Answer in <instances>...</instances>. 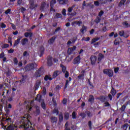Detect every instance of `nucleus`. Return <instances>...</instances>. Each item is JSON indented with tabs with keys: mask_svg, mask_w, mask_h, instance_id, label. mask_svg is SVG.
<instances>
[{
	"mask_svg": "<svg viewBox=\"0 0 130 130\" xmlns=\"http://www.w3.org/2000/svg\"><path fill=\"white\" fill-rule=\"evenodd\" d=\"M28 117L30 116V115H27ZM22 124L20 125L21 127H23L24 128V130H30V125H29L30 123H31V122H30V120H29L28 118L24 117V120Z\"/></svg>",
	"mask_w": 130,
	"mask_h": 130,
	"instance_id": "nucleus-1",
	"label": "nucleus"
},
{
	"mask_svg": "<svg viewBox=\"0 0 130 130\" xmlns=\"http://www.w3.org/2000/svg\"><path fill=\"white\" fill-rule=\"evenodd\" d=\"M43 74H44L43 67H41L35 73L34 77L37 79V78H40Z\"/></svg>",
	"mask_w": 130,
	"mask_h": 130,
	"instance_id": "nucleus-2",
	"label": "nucleus"
},
{
	"mask_svg": "<svg viewBox=\"0 0 130 130\" xmlns=\"http://www.w3.org/2000/svg\"><path fill=\"white\" fill-rule=\"evenodd\" d=\"M116 93H117V91H116V90H115L114 88L112 87L110 91V94H109L108 95V97L110 101H112V96L114 97L115 95H116Z\"/></svg>",
	"mask_w": 130,
	"mask_h": 130,
	"instance_id": "nucleus-3",
	"label": "nucleus"
},
{
	"mask_svg": "<svg viewBox=\"0 0 130 130\" xmlns=\"http://www.w3.org/2000/svg\"><path fill=\"white\" fill-rule=\"evenodd\" d=\"M103 73L109 77H113V70L109 69H106L103 70Z\"/></svg>",
	"mask_w": 130,
	"mask_h": 130,
	"instance_id": "nucleus-4",
	"label": "nucleus"
},
{
	"mask_svg": "<svg viewBox=\"0 0 130 130\" xmlns=\"http://www.w3.org/2000/svg\"><path fill=\"white\" fill-rule=\"evenodd\" d=\"M37 67V64L36 63H31L27 64L25 67V70L26 71H32V70H35V68Z\"/></svg>",
	"mask_w": 130,
	"mask_h": 130,
	"instance_id": "nucleus-5",
	"label": "nucleus"
},
{
	"mask_svg": "<svg viewBox=\"0 0 130 130\" xmlns=\"http://www.w3.org/2000/svg\"><path fill=\"white\" fill-rule=\"evenodd\" d=\"M90 60L91 61V64L92 66H95L96 61H97V57L92 55L90 57Z\"/></svg>",
	"mask_w": 130,
	"mask_h": 130,
	"instance_id": "nucleus-6",
	"label": "nucleus"
},
{
	"mask_svg": "<svg viewBox=\"0 0 130 130\" xmlns=\"http://www.w3.org/2000/svg\"><path fill=\"white\" fill-rule=\"evenodd\" d=\"M73 63L74 64H80L81 63V56L78 55L75 57L73 60Z\"/></svg>",
	"mask_w": 130,
	"mask_h": 130,
	"instance_id": "nucleus-7",
	"label": "nucleus"
},
{
	"mask_svg": "<svg viewBox=\"0 0 130 130\" xmlns=\"http://www.w3.org/2000/svg\"><path fill=\"white\" fill-rule=\"evenodd\" d=\"M7 118H3V120L5 121V123H7L8 125L13 123V120H12V118L6 117Z\"/></svg>",
	"mask_w": 130,
	"mask_h": 130,
	"instance_id": "nucleus-8",
	"label": "nucleus"
},
{
	"mask_svg": "<svg viewBox=\"0 0 130 130\" xmlns=\"http://www.w3.org/2000/svg\"><path fill=\"white\" fill-rule=\"evenodd\" d=\"M50 120L52 125L57 123V117L55 116H51Z\"/></svg>",
	"mask_w": 130,
	"mask_h": 130,
	"instance_id": "nucleus-9",
	"label": "nucleus"
},
{
	"mask_svg": "<svg viewBox=\"0 0 130 130\" xmlns=\"http://www.w3.org/2000/svg\"><path fill=\"white\" fill-rule=\"evenodd\" d=\"M47 63L48 67H51L52 64H53V62H52V57H48Z\"/></svg>",
	"mask_w": 130,
	"mask_h": 130,
	"instance_id": "nucleus-10",
	"label": "nucleus"
},
{
	"mask_svg": "<svg viewBox=\"0 0 130 130\" xmlns=\"http://www.w3.org/2000/svg\"><path fill=\"white\" fill-rule=\"evenodd\" d=\"M60 74H61V71L56 70L53 72L52 77L53 78V79H55V78H56L57 76H59Z\"/></svg>",
	"mask_w": 130,
	"mask_h": 130,
	"instance_id": "nucleus-11",
	"label": "nucleus"
},
{
	"mask_svg": "<svg viewBox=\"0 0 130 130\" xmlns=\"http://www.w3.org/2000/svg\"><path fill=\"white\" fill-rule=\"evenodd\" d=\"M56 39V36H53L48 41V43H49V44H53Z\"/></svg>",
	"mask_w": 130,
	"mask_h": 130,
	"instance_id": "nucleus-12",
	"label": "nucleus"
},
{
	"mask_svg": "<svg viewBox=\"0 0 130 130\" xmlns=\"http://www.w3.org/2000/svg\"><path fill=\"white\" fill-rule=\"evenodd\" d=\"M94 101H95V98H94V95L92 94L89 95L88 102H90V103L92 105L94 103Z\"/></svg>",
	"mask_w": 130,
	"mask_h": 130,
	"instance_id": "nucleus-13",
	"label": "nucleus"
},
{
	"mask_svg": "<svg viewBox=\"0 0 130 130\" xmlns=\"http://www.w3.org/2000/svg\"><path fill=\"white\" fill-rule=\"evenodd\" d=\"M76 48H77V47L74 46L72 48L68 49V54L69 55L72 54V53H73V51H75V50H76Z\"/></svg>",
	"mask_w": 130,
	"mask_h": 130,
	"instance_id": "nucleus-14",
	"label": "nucleus"
},
{
	"mask_svg": "<svg viewBox=\"0 0 130 130\" xmlns=\"http://www.w3.org/2000/svg\"><path fill=\"white\" fill-rule=\"evenodd\" d=\"M106 98H107L106 95H101L100 98H98V99H99V100L101 101L102 103H104L106 101Z\"/></svg>",
	"mask_w": 130,
	"mask_h": 130,
	"instance_id": "nucleus-15",
	"label": "nucleus"
},
{
	"mask_svg": "<svg viewBox=\"0 0 130 130\" xmlns=\"http://www.w3.org/2000/svg\"><path fill=\"white\" fill-rule=\"evenodd\" d=\"M0 58L3 59L4 62H7V57L5 56V53L4 52L0 54Z\"/></svg>",
	"mask_w": 130,
	"mask_h": 130,
	"instance_id": "nucleus-16",
	"label": "nucleus"
},
{
	"mask_svg": "<svg viewBox=\"0 0 130 130\" xmlns=\"http://www.w3.org/2000/svg\"><path fill=\"white\" fill-rule=\"evenodd\" d=\"M41 85V81H37L34 86V89L35 91H37L38 90V88H39V86Z\"/></svg>",
	"mask_w": 130,
	"mask_h": 130,
	"instance_id": "nucleus-17",
	"label": "nucleus"
},
{
	"mask_svg": "<svg viewBox=\"0 0 130 130\" xmlns=\"http://www.w3.org/2000/svg\"><path fill=\"white\" fill-rule=\"evenodd\" d=\"M15 127H16L14 126V125L10 124L7 127L5 126L4 130H15Z\"/></svg>",
	"mask_w": 130,
	"mask_h": 130,
	"instance_id": "nucleus-18",
	"label": "nucleus"
},
{
	"mask_svg": "<svg viewBox=\"0 0 130 130\" xmlns=\"http://www.w3.org/2000/svg\"><path fill=\"white\" fill-rule=\"evenodd\" d=\"M24 36L26 38L29 37V38L30 39V40H31L32 39V36H33V33L32 32H25L24 33Z\"/></svg>",
	"mask_w": 130,
	"mask_h": 130,
	"instance_id": "nucleus-19",
	"label": "nucleus"
},
{
	"mask_svg": "<svg viewBox=\"0 0 130 130\" xmlns=\"http://www.w3.org/2000/svg\"><path fill=\"white\" fill-rule=\"evenodd\" d=\"M45 6H46V3L42 2L41 4V7L40 8V11L42 12H44V9H45Z\"/></svg>",
	"mask_w": 130,
	"mask_h": 130,
	"instance_id": "nucleus-20",
	"label": "nucleus"
},
{
	"mask_svg": "<svg viewBox=\"0 0 130 130\" xmlns=\"http://www.w3.org/2000/svg\"><path fill=\"white\" fill-rule=\"evenodd\" d=\"M44 51H45V48H44V47L43 46L40 47V57H41V56H42V55L44 54Z\"/></svg>",
	"mask_w": 130,
	"mask_h": 130,
	"instance_id": "nucleus-21",
	"label": "nucleus"
},
{
	"mask_svg": "<svg viewBox=\"0 0 130 130\" xmlns=\"http://www.w3.org/2000/svg\"><path fill=\"white\" fill-rule=\"evenodd\" d=\"M118 34L119 36H121V37H124V38H127V37H128V36H125L124 35V31L123 30L119 31Z\"/></svg>",
	"mask_w": 130,
	"mask_h": 130,
	"instance_id": "nucleus-22",
	"label": "nucleus"
},
{
	"mask_svg": "<svg viewBox=\"0 0 130 130\" xmlns=\"http://www.w3.org/2000/svg\"><path fill=\"white\" fill-rule=\"evenodd\" d=\"M28 41V39H27V38L22 39V40L21 41V45L23 46H24V45H26V44H27Z\"/></svg>",
	"mask_w": 130,
	"mask_h": 130,
	"instance_id": "nucleus-23",
	"label": "nucleus"
},
{
	"mask_svg": "<svg viewBox=\"0 0 130 130\" xmlns=\"http://www.w3.org/2000/svg\"><path fill=\"white\" fill-rule=\"evenodd\" d=\"M38 7V5L34 4V2L32 1L30 3V9H31V10H34V9H36V8Z\"/></svg>",
	"mask_w": 130,
	"mask_h": 130,
	"instance_id": "nucleus-24",
	"label": "nucleus"
},
{
	"mask_svg": "<svg viewBox=\"0 0 130 130\" xmlns=\"http://www.w3.org/2000/svg\"><path fill=\"white\" fill-rule=\"evenodd\" d=\"M71 81H72V77H69V80H66L65 85H64V90H66V89L67 88H68V86H69V82H71Z\"/></svg>",
	"mask_w": 130,
	"mask_h": 130,
	"instance_id": "nucleus-25",
	"label": "nucleus"
},
{
	"mask_svg": "<svg viewBox=\"0 0 130 130\" xmlns=\"http://www.w3.org/2000/svg\"><path fill=\"white\" fill-rule=\"evenodd\" d=\"M99 57L98 58V61H101L103 58H104V55L103 54L100 53L98 55Z\"/></svg>",
	"mask_w": 130,
	"mask_h": 130,
	"instance_id": "nucleus-26",
	"label": "nucleus"
},
{
	"mask_svg": "<svg viewBox=\"0 0 130 130\" xmlns=\"http://www.w3.org/2000/svg\"><path fill=\"white\" fill-rule=\"evenodd\" d=\"M80 31L82 34L86 33V32H87V26H85V25L82 26Z\"/></svg>",
	"mask_w": 130,
	"mask_h": 130,
	"instance_id": "nucleus-27",
	"label": "nucleus"
},
{
	"mask_svg": "<svg viewBox=\"0 0 130 130\" xmlns=\"http://www.w3.org/2000/svg\"><path fill=\"white\" fill-rule=\"evenodd\" d=\"M5 123H6V122L4 120V118H3L2 120L0 122V125L4 129H5V126L7 127V125H5Z\"/></svg>",
	"mask_w": 130,
	"mask_h": 130,
	"instance_id": "nucleus-28",
	"label": "nucleus"
},
{
	"mask_svg": "<svg viewBox=\"0 0 130 130\" xmlns=\"http://www.w3.org/2000/svg\"><path fill=\"white\" fill-rule=\"evenodd\" d=\"M58 2L60 5H67L69 4V0H60Z\"/></svg>",
	"mask_w": 130,
	"mask_h": 130,
	"instance_id": "nucleus-29",
	"label": "nucleus"
},
{
	"mask_svg": "<svg viewBox=\"0 0 130 130\" xmlns=\"http://www.w3.org/2000/svg\"><path fill=\"white\" fill-rule=\"evenodd\" d=\"M36 101H38V102H41L43 100H42V95L38 94L37 98H36Z\"/></svg>",
	"mask_w": 130,
	"mask_h": 130,
	"instance_id": "nucleus-30",
	"label": "nucleus"
},
{
	"mask_svg": "<svg viewBox=\"0 0 130 130\" xmlns=\"http://www.w3.org/2000/svg\"><path fill=\"white\" fill-rule=\"evenodd\" d=\"M121 40V39H120V38H116L114 42V44L115 45H119L120 40Z\"/></svg>",
	"mask_w": 130,
	"mask_h": 130,
	"instance_id": "nucleus-31",
	"label": "nucleus"
},
{
	"mask_svg": "<svg viewBox=\"0 0 130 130\" xmlns=\"http://www.w3.org/2000/svg\"><path fill=\"white\" fill-rule=\"evenodd\" d=\"M99 40H100V38L99 37L94 38L92 39L90 43L91 44H93V43H95V42H97V41H98Z\"/></svg>",
	"mask_w": 130,
	"mask_h": 130,
	"instance_id": "nucleus-32",
	"label": "nucleus"
},
{
	"mask_svg": "<svg viewBox=\"0 0 130 130\" xmlns=\"http://www.w3.org/2000/svg\"><path fill=\"white\" fill-rule=\"evenodd\" d=\"M41 106L42 108H43V109H44V110H45V109H46V105H45V103H44V100H43L41 102Z\"/></svg>",
	"mask_w": 130,
	"mask_h": 130,
	"instance_id": "nucleus-33",
	"label": "nucleus"
},
{
	"mask_svg": "<svg viewBox=\"0 0 130 130\" xmlns=\"http://www.w3.org/2000/svg\"><path fill=\"white\" fill-rule=\"evenodd\" d=\"M63 120V116L62 114H59V122L58 124H60V123L62 122V121Z\"/></svg>",
	"mask_w": 130,
	"mask_h": 130,
	"instance_id": "nucleus-34",
	"label": "nucleus"
},
{
	"mask_svg": "<svg viewBox=\"0 0 130 130\" xmlns=\"http://www.w3.org/2000/svg\"><path fill=\"white\" fill-rule=\"evenodd\" d=\"M128 127V124L125 123L121 126V128H122L124 130H126V129H127Z\"/></svg>",
	"mask_w": 130,
	"mask_h": 130,
	"instance_id": "nucleus-35",
	"label": "nucleus"
},
{
	"mask_svg": "<svg viewBox=\"0 0 130 130\" xmlns=\"http://www.w3.org/2000/svg\"><path fill=\"white\" fill-rule=\"evenodd\" d=\"M122 25H123V27L125 28H128L129 27V24L127 23L126 21H125L122 23Z\"/></svg>",
	"mask_w": 130,
	"mask_h": 130,
	"instance_id": "nucleus-36",
	"label": "nucleus"
},
{
	"mask_svg": "<svg viewBox=\"0 0 130 130\" xmlns=\"http://www.w3.org/2000/svg\"><path fill=\"white\" fill-rule=\"evenodd\" d=\"M94 22H96V24H99V23L101 22V17L97 16L94 20Z\"/></svg>",
	"mask_w": 130,
	"mask_h": 130,
	"instance_id": "nucleus-37",
	"label": "nucleus"
},
{
	"mask_svg": "<svg viewBox=\"0 0 130 130\" xmlns=\"http://www.w3.org/2000/svg\"><path fill=\"white\" fill-rule=\"evenodd\" d=\"M36 115H39L40 114V108L39 106L36 107Z\"/></svg>",
	"mask_w": 130,
	"mask_h": 130,
	"instance_id": "nucleus-38",
	"label": "nucleus"
},
{
	"mask_svg": "<svg viewBox=\"0 0 130 130\" xmlns=\"http://www.w3.org/2000/svg\"><path fill=\"white\" fill-rule=\"evenodd\" d=\"M60 68H62V72L64 74L67 72V67H66L62 65V64H60Z\"/></svg>",
	"mask_w": 130,
	"mask_h": 130,
	"instance_id": "nucleus-39",
	"label": "nucleus"
},
{
	"mask_svg": "<svg viewBox=\"0 0 130 130\" xmlns=\"http://www.w3.org/2000/svg\"><path fill=\"white\" fill-rule=\"evenodd\" d=\"M55 4H56V0H51L50 3V7H54Z\"/></svg>",
	"mask_w": 130,
	"mask_h": 130,
	"instance_id": "nucleus-40",
	"label": "nucleus"
},
{
	"mask_svg": "<svg viewBox=\"0 0 130 130\" xmlns=\"http://www.w3.org/2000/svg\"><path fill=\"white\" fill-rule=\"evenodd\" d=\"M20 42H21V41L20 40H18V39L15 41L14 46L17 47L18 46V45L19 44Z\"/></svg>",
	"mask_w": 130,
	"mask_h": 130,
	"instance_id": "nucleus-41",
	"label": "nucleus"
},
{
	"mask_svg": "<svg viewBox=\"0 0 130 130\" xmlns=\"http://www.w3.org/2000/svg\"><path fill=\"white\" fill-rule=\"evenodd\" d=\"M26 79H27V75H22V78L20 82L21 83H25Z\"/></svg>",
	"mask_w": 130,
	"mask_h": 130,
	"instance_id": "nucleus-42",
	"label": "nucleus"
},
{
	"mask_svg": "<svg viewBox=\"0 0 130 130\" xmlns=\"http://www.w3.org/2000/svg\"><path fill=\"white\" fill-rule=\"evenodd\" d=\"M82 72H83V74H81L77 77V78L79 80H82V79H84V76L85 75L84 73H85V71H83Z\"/></svg>",
	"mask_w": 130,
	"mask_h": 130,
	"instance_id": "nucleus-43",
	"label": "nucleus"
},
{
	"mask_svg": "<svg viewBox=\"0 0 130 130\" xmlns=\"http://www.w3.org/2000/svg\"><path fill=\"white\" fill-rule=\"evenodd\" d=\"M53 114H56V115H58L59 113V111H58V109H54L53 110Z\"/></svg>",
	"mask_w": 130,
	"mask_h": 130,
	"instance_id": "nucleus-44",
	"label": "nucleus"
},
{
	"mask_svg": "<svg viewBox=\"0 0 130 130\" xmlns=\"http://www.w3.org/2000/svg\"><path fill=\"white\" fill-rule=\"evenodd\" d=\"M2 28V29H5V28H7V25L3 22L0 23V29Z\"/></svg>",
	"mask_w": 130,
	"mask_h": 130,
	"instance_id": "nucleus-45",
	"label": "nucleus"
},
{
	"mask_svg": "<svg viewBox=\"0 0 130 130\" xmlns=\"http://www.w3.org/2000/svg\"><path fill=\"white\" fill-rule=\"evenodd\" d=\"M64 117L65 119L68 120V119H69V118H70V114L68 112L65 113Z\"/></svg>",
	"mask_w": 130,
	"mask_h": 130,
	"instance_id": "nucleus-46",
	"label": "nucleus"
},
{
	"mask_svg": "<svg viewBox=\"0 0 130 130\" xmlns=\"http://www.w3.org/2000/svg\"><path fill=\"white\" fill-rule=\"evenodd\" d=\"M55 18L56 19H59L60 18H62V15H61V14L60 13H56L55 14Z\"/></svg>",
	"mask_w": 130,
	"mask_h": 130,
	"instance_id": "nucleus-47",
	"label": "nucleus"
},
{
	"mask_svg": "<svg viewBox=\"0 0 130 130\" xmlns=\"http://www.w3.org/2000/svg\"><path fill=\"white\" fill-rule=\"evenodd\" d=\"M6 111V114H5V116H6V117H9V116L8 115H9V113H10V109L8 108H6V109L5 110Z\"/></svg>",
	"mask_w": 130,
	"mask_h": 130,
	"instance_id": "nucleus-48",
	"label": "nucleus"
},
{
	"mask_svg": "<svg viewBox=\"0 0 130 130\" xmlns=\"http://www.w3.org/2000/svg\"><path fill=\"white\" fill-rule=\"evenodd\" d=\"M8 47H10V45L8 44H4L2 46V48L3 49H5V48H8Z\"/></svg>",
	"mask_w": 130,
	"mask_h": 130,
	"instance_id": "nucleus-49",
	"label": "nucleus"
},
{
	"mask_svg": "<svg viewBox=\"0 0 130 130\" xmlns=\"http://www.w3.org/2000/svg\"><path fill=\"white\" fill-rule=\"evenodd\" d=\"M79 115H80V116H81V117L83 119H84V118H85V117H86V116H87V115L85 113H81L79 114Z\"/></svg>",
	"mask_w": 130,
	"mask_h": 130,
	"instance_id": "nucleus-50",
	"label": "nucleus"
},
{
	"mask_svg": "<svg viewBox=\"0 0 130 130\" xmlns=\"http://www.w3.org/2000/svg\"><path fill=\"white\" fill-rule=\"evenodd\" d=\"M85 113H86L88 117H91L92 116V115L91 114V112H90V111H86Z\"/></svg>",
	"mask_w": 130,
	"mask_h": 130,
	"instance_id": "nucleus-51",
	"label": "nucleus"
},
{
	"mask_svg": "<svg viewBox=\"0 0 130 130\" xmlns=\"http://www.w3.org/2000/svg\"><path fill=\"white\" fill-rule=\"evenodd\" d=\"M72 118L73 119H76L77 118V115L75 111L72 113Z\"/></svg>",
	"mask_w": 130,
	"mask_h": 130,
	"instance_id": "nucleus-52",
	"label": "nucleus"
},
{
	"mask_svg": "<svg viewBox=\"0 0 130 130\" xmlns=\"http://www.w3.org/2000/svg\"><path fill=\"white\" fill-rule=\"evenodd\" d=\"M29 54L28 53L27 51H25L23 52V56L27 57V56H29Z\"/></svg>",
	"mask_w": 130,
	"mask_h": 130,
	"instance_id": "nucleus-53",
	"label": "nucleus"
},
{
	"mask_svg": "<svg viewBox=\"0 0 130 130\" xmlns=\"http://www.w3.org/2000/svg\"><path fill=\"white\" fill-rule=\"evenodd\" d=\"M99 3L102 4V5H105V4H107V1H105V0H98Z\"/></svg>",
	"mask_w": 130,
	"mask_h": 130,
	"instance_id": "nucleus-54",
	"label": "nucleus"
},
{
	"mask_svg": "<svg viewBox=\"0 0 130 130\" xmlns=\"http://www.w3.org/2000/svg\"><path fill=\"white\" fill-rule=\"evenodd\" d=\"M104 14V11L102 10L99 13V15H98V17H100V18H101V17H102V16H103Z\"/></svg>",
	"mask_w": 130,
	"mask_h": 130,
	"instance_id": "nucleus-55",
	"label": "nucleus"
},
{
	"mask_svg": "<svg viewBox=\"0 0 130 130\" xmlns=\"http://www.w3.org/2000/svg\"><path fill=\"white\" fill-rule=\"evenodd\" d=\"M125 108H126V106L125 105H123L120 108L121 111H124L125 110Z\"/></svg>",
	"mask_w": 130,
	"mask_h": 130,
	"instance_id": "nucleus-56",
	"label": "nucleus"
},
{
	"mask_svg": "<svg viewBox=\"0 0 130 130\" xmlns=\"http://www.w3.org/2000/svg\"><path fill=\"white\" fill-rule=\"evenodd\" d=\"M50 12H53V13H55L56 12L55 9L53 8L54 6H50Z\"/></svg>",
	"mask_w": 130,
	"mask_h": 130,
	"instance_id": "nucleus-57",
	"label": "nucleus"
},
{
	"mask_svg": "<svg viewBox=\"0 0 130 130\" xmlns=\"http://www.w3.org/2000/svg\"><path fill=\"white\" fill-rule=\"evenodd\" d=\"M52 101L53 102V104L54 106H56V105H57V104H56V101H55L54 98H53L52 99Z\"/></svg>",
	"mask_w": 130,
	"mask_h": 130,
	"instance_id": "nucleus-58",
	"label": "nucleus"
},
{
	"mask_svg": "<svg viewBox=\"0 0 130 130\" xmlns=\"http://www.w3.org/2000/svg\"><path fill=\"white\" fill-rule=\"evenodd\" d=\"M60 30V27H57L55 29V31H54L53 34H55V33H57V32H58Z\"/></svg>",
	"mask_w": 130,
	"mask_h": 130,
	"instance_id": "nucleus-59",
	"label": "nucleus"
},
{
	"mask_svg": "<svg viewBox=\"0 0 130 130\" xmlns=\"http://www.w3.org/2000/svg\"><path fill=\"white\" fill-rule=\"evenodd\" d=\"M94 6H96V7H99V6L100 5V3L99 2V1H94Z\"/></svg>",
	"mask_w": 130,
	"mask_h": 130,
	"instance_id": "nucleus-60",
	"label": "nucleus"
},
{
	"mask_svg": "<svg viewBox=\"0 0 130 130\" xmlns=\"http://www.w3.org/2000/svg\"><path fill=\"white\" fill-rule=\"evenodd\" d=\"M62 14L63 15V16H67V10H66V9H63L62 11Z\"/></svg>",
	"mask_w": 130,
	"mask_h": 130,
	"instance_id": "nucleus-61",
	"label": "nucleus"
},
{
	"mask_svg": "<svg viewBox=\"0 0 130 130\" xmlns=\"http://www.w3.org/2000/svg\"><path fill=\"white\" fill-rule=\"evenodd\" d=\"M43 95H46V88L43 87V92H42Z\"/></svg>",
	"mask_w": 130,
	"mask_h": 130,
	"instance_id": "nucleus-62",
	"label": "nucleus"
},
{
	"mask_svg": "<svg viewBox=\"0 0 130 130\" xmlns=\"http://www.w3.org/2000/svg\"><path fill=\"white\" fill-rule=\"evenodd\" d=\"M20 10H21V13H22L23 14H24V13H25V11H26V8L22 7L21 8H20Z\"/></svg>",
	"mask_w": 130,
	"mask_h": 130,
	"instance_id": "nucleus-63",
	"label": "nucleus"
},
{
	"mask_svg": "<svg viewBox=\"0 0 130 130\" xmlns=\"http://www.w3.org/2000/svg\"><path fill=\"white\" fill-rule=\"evenodd\" d=\"M76 25L78 26H81V24L82 23V21H76Z\"/></svg>",
	"mask_w": 130,
	"mask_h": 130,
	"instance_id": "nucleus-64",
	"label": "nucleus"
}]
</instances>
